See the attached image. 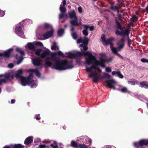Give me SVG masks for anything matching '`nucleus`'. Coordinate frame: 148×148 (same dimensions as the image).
<instances>
[{"label":"nucleus","instance_id":"f257e3e1","mask_svg":"<svg viewBox=\"0 0 148 148\" xmlns=\"http://www.w3.org/2000/svg\"><path fill=\"white\" fill-rule=\"evenodd\" d=\"M69 57L71 58H76L78 56H88V57L86 58L85 63L88 65L92 64V66H94L95 67H99L100 65L103 68L105 67V65L103 63V58H101L99 59V60H97L96 57L93 56L92 54L88 51L86 52H83L82 53L80 52H77L75 53L70 52L68 53Z\"/></svg>","mask_w":148,"mask_h":148},{"label":"nucleus","instance_id":"f03ea898","mask_svg":"<svg viewBox=\"0 0 148 148\" xmlns=\"http://www.w3.org/2000/svg\"><path fill=\"white\" fill-rule=\"evenodd\" d=\"M56 52H53L51 54V57L52 60L55 61V63L51 66L52 68L62 71L73 68V66L69 65L68 61L67 60H62L58 59L56 56Z\"/></svg>","mask_w":148,"mask_h":148},{"label":"nucleus","instance_id":"7ed1b4c3","mask_svg":"<svg viewBox=\"0 0 148 148\" xmlns=\"http://www.w3.org/2000/svg\"><path fill=\"white\" fill-rule=\"evenodd\" d=\"M89 40V39L86 36H84L83 39L81 37L77 40V43H82L79 45L82 52H81L82 53H83V52H84V51H86L88 49V48L87 46Z\"/></svg>","mask_w":148,"mask_h":148},{"label":"nucleus","instance_id":"20e7f679","mask_svg":"<svg viewBox=\"0 0 148 148\" xmlns=\"http://www.w3.org/2000/svg\"><path fill=\"white\" fill-rule=\"evenodd\" d=\"M69 15L71 19H74V20H71L70 21L71 25L74 26H79V24L78 23L77 18L75 11L73 10L71 12H69Z\"/></svg>","mask_w":148,"mask_h":148},{"label":"nucleus","instance_id":"39448f33","mask_svg":"<svg viewBox=\"0 0 148 148\" xmlns=\"http://www.w3.org/2000/svg\"><path fill=\"white\" fill-rule=\"evenodd\" d=\"M20 80L21 83L23 86H26L27 85H29L34 82L33 79L29 77H26L23 76L21 77Z\"/></svg>","mask_w":148,"mask_h":148},{"label":"nucleus","instance_id":"423d86ee","mask_svg":"<svg viewBox=\"0 0 148 148\" xmlns=\"http://www.w3.org/2000/svg\"><path fill=\"white\" fill-rule=\"evenodd\" d=\"M0 76L1 77H4V78L2 79L4 80V81H3V83H8L14 78L13 74L8 73H5L4 74H1Z\"/></svg>","mask_w":148,"mask_h":148},{"label":"nucleus","instance_id":"0eeeda50","mask_svg":"<svg viewBox=\"0 0 148 148\" xmlns=\"http://www.w3.org/2000/svg\"><path fill=\"white\" fill-rule=\"evenodd\" d=\"M148 145V139H143L140 140L138 142H135L134 143V146L136 148H139V147H143L144 146H147Z\"/></svg>","mask_w":148,"mask_h":148},{"label":"nucleus","instance_id":"6e6552de","mask_svg":"<svg viewBox=\"0 0 148 148\" xmlns=\"http://www.w3.org/2000/svg\"><path fill=\"white\" fill-rule=\"evenodd\" d=\"M120 31L119 30H116L115 31V34L116 35H118L120 36H123L125 37V36H127V37H129V33L130 32L127 29H126L123 30H120Z\"/></svg>","mask_w":148,"mask_h":148},{"label":"nucleus","instance_id":"1a4fd4ad","mask_svg":"<svg viewBox=\"0 0 148 148\" xmlns=\"http://www.w3.org/2000/svg\"><path fill=\"white\" fill-rule=\"evenodd\" d=\"M125 37H122L120 40L117 41L116 44L118 46L117 48L118 49L121 50L124 48L125 45Z\"/></svg>","mask_w":148,"mask_h":148},{"label":"nucleus","instance_id":"9d476101","mask_svg":"<svg viewBox=\"0 0 148 148\" xmlns=\"http://www.w3.org/2000/svg\"><path fill=\"white\" fill-rule=\"evenodd\" d=\"M19 25L18 27H17L15 28L16 33L19 36L23 38L24 35L23 32L22 31V24L21 22L19 23Z\"/></svg>","mask_w":148,"mask_h":148},{"label":"nucleus","instance_id":"9b49d317","mask_svg":"<svg viewBox=\"0 0 148 148\" xmlns=\"http://www.w3.org/2000/svg\"><path fill=\"white\" fill-rule=\"evenodd\" d=\"M13 51V49L11 48L9 49L8 50L4 51L3 53H0V57L3 56L5 58H9L12 52Z\"/></svg>","mask_w":148,"mask_h":148},{"label":"nucleus","instance_id":"f8f14e48","mask_svg":"<svg viewBox=\"0 0 148 148\" xmlns=\"http://www.w3.org/2000/svg\"><path fill=\"white\" fill-rule=\"evenodd\" d=\"M89 76L91 78H93V81L95 82H97V80L99 79V77L96 73L92 72L89 75Z\"/></svg>","mask_w":148,"mask_h":148},{"label":"nucleus","instance_id":"ddd939ff","mask_svg":"<svg viewBox=\"0 0 148 148\" xmlns=\"http://www.w3.org/2000/svg\"><path fill=\"white\" fill-rule=\"evenodd\" d=\"M115 25L113 26L115 28L117 29V30H123V27L120 22L117 19V18L115 19Z\"/></svg>","mask_w":148,"mask_h":148},{"label":"nucleus","instance_id":"4468645a","mask_svg":"<svg viewBox=\"0 0 148 148\" xmlns=\"http://www.w3.org/2000/svg\"><path fill=\"white\" fill-rule=\"evenodd\" d=\"M50 50L49 49H47L41 53L40 57L42 59H44L45 58H46L47 56H50Z\"/></svg>","mask_w":148,"mask_h":148},{"label":"nucleus","instance_id":"2eb2a0df","mask_svg":"<svg viewBox=\"0 0 148 148\" xmlns=\"http://www.w3.org/2000/svg\"><path fill=\"white\" fill-rule=\"evenodd\" d=\"M54 32V30L52 29L51 31L46 32L43 34V36L45 39H47L51 37L53 35Z\"/></svg>","mask_w":148,"mask_h":148},{"label":"nucleus","instance_id":"dca6fc26","mask_svg":"<svg viewBox=\"0 0 148 148\" xmlns=\"http://www.w3.org/2000/svg\"><path fill=\"white\" fill-rule=\"evenodd\" d=\"M106 83L107 84V86L111 88H112L114 89L115 88V86H114V84L115 83V81L113 79L109 80L106 81Z\"/></svg>","mask_w":148,"mask_h":148},{"label":"nucleus","instance_id":"f3484780","mask_svg":"<svg viewBox=\"0 0 148 148\" xmlns=\"http://www.w3.org/2000/svg\"><path fill=\"white\" fill-rule=\"evenodd\" d=\"M115 38L113 37H110L108 39H107L105 42V44H103L104 45H110V47H112L113 45L112 43V42L114 40Z\"/></svg>","mask_w":148,"mask_h":148},{"label":"nucleus","instance_id":"a211bd4d","mask_svg":"<svg viewBox=\"0 0 148 148\" xmlns=\"http://www.w3.org/2000/svg\"><path fill=\"white\" fill-rule=\"evenodd\" d=\"M50 60H52L51 57L47 56L45 60V65L51 67L52 63L51 61H49Z\"/></svg>","mask_w":148,"mask_h":148},{"label":"nucleus","instance_id":"6ab92c4d","mask_svg":"<svg viewBox=\"0 0 148 148\" xmlns=\"http://www.w3.org/2000/svg\"><path fill=\"white\" fill-rule=\"evenodd\" d=\"M33 141V137L29 136L26 138L24 141V143L26 145H29L32 143Z\"/></svg>","mask_w":148,"mask_h":148},{"label":"nucleus","instance_id":"aec40b11","mask_svg":"<svg viewBox=\"0 0 148 148\" xmlns=\"http://www.w3.org/2000/svg\"><path fill=\"white\" fill-rule=\"evenodd\" d=\"M33 64L36 66H38L41 65L40 60L39 59H34L32 60Z\"/></svg>","mask_w":148,"mask_h":148},{"label":"nucleus","instance_id":"412c9836","mask_svg":"<svg viewBox=\"0 0 148 148\" xmlns=\"http://www.w3.org/2000/svg\"><path fill=\"white\" fill-rule=\"evenodd\" d=\"M23 73V70L22 69H20L18 70L15 74V77L16 78H20L21 79V77H23L21 75Z\"/></svg>","mask_w":148,"mask_h":148},{"label":"nucleus","instance_id":"4be33fe9","mask_svg":"<svg viewBox=\"0 0 148 148\" xmlns=\"http://www.w3.org/2000/svg\"><path fill=\"white\" fill-rule=\"evenodd\" d=\"M23 56H18V54H16L15 56V58L17 60V64H19L22 62L23 59Z\"/></svg>","mask_w":148,"mask_h":148},{"label":"nucleus","instance_id":"5701e85b","mask_svg":"<svg viewBox=\"0 0 148 148\" xmlns=\"http://www.w3.org/2000/svg\"><path fill=\"white\" fill-rule=\"evenodd\" d=\"M70 146L75 148L79 147V145L74 140H72L71 141Z\"/></svg>","mask_w":148,"mask_h":148},{"label":"nucleus","instance_id":"b1692460","mask_svg":"<svg viewBox=\"0 0 148 148\" xmlns=\"http://www.w3.org/2000/svg\"><path fill=\"white\" fill-rule=\"evenodd\" d=\"M27 47L28 49L32 50H34L35 49V46L32 42H29L27 43Z\"/></svg>","mask_w":148,"mask_h":148},{"label":"nucleus","instance_id":"393cba45","mask_svg":"<svg viewBox=\"0 0 148 148\" xmlns=\"http://www.w3.org/2000/svg\"><path fill=\"white\" fill-rule=\"evenodd\" d=\"M16 50L17 52L19 53L21 56H23L25 55L24 52L22 51L21 48L18 47L16 48Z\"/></svg>","mask_w":148,"mask_h":148},{"label":"nucleus","instance_id":"a878e982","mask_svg":"<svg viewBox=\"0 0 148 148\" xmlns=\"http://www.w3.org/2000/svg\"><path fill=\"white\" fill-rule=\"evenodd\" d=\"M110 9L114 11H116L117 10L118 13H119V10L118 9V8L116 6H114L112 5L110 6Z\"/></svg>","mask_w":148,"mask_h":148},{"label":"nucleus","instance_id":"bb28decb","mask_svg":"<svg viewBox=\"0 0 148 148\" xmlns=\"http://www.w3.org/2000/svg\"><path fill=\"white\" fill-rule=\"evenodd\" d=\"M43 28L45 29H48L52 28V27L50 24L45 23L44 24Z\"/></svg>","mask_w":148,"mask_h":148},{"label":"nucleus","instance_id":"cd10ccee","mask_svg":"<svg viewBox=\"0 0 148 148\" xmlns=\"http://www.w3.org/2000/svg\"><path fill=\"white\" fill-rule=\"evenodd\" d=\"M140 86L141 87H144L145 88H148V85L146 84L144 82H140Z\"/></svg>","mask_w":148,"mask_h":148},{"label":"nucleus","instance_id":"c85d7f7f","mask_svg":"<svg viewBox=\"0 0 148 148\" xmlns=\"http://www.w3.org/2000/svg\"><path fill=\"white\" fill-rule=\"evenodd\" d=\"M43 50L42 49H39L37 50L35 52L36 55L40 56L41 57V53L42 51Z\"/></svg>","mask_w":148,"mask_h":148},{"label":"nucleus","instance_id":"c756f323","mask_svg":"<svg viewBox=\"0 0 148 148\" xmlns=\"http://www.w3.org/2000/svg\"><path fill=\"white\" fill-rule=\"evenodd\" d=\"M60 9L61 13H65L66 11V8L62 6V5H60Z\"/></svg>","mask_w":148,"mask_h":148},{"label":"nucleus","instance_id":"7c9ffc66","mask_svg":"<svg viewBox=\"0 0 148 148\" xmlns=\"http://www.w3.org/2000/svg\"><path fill=\"white\" fill-rule=\"evenodd\" d=\"M110 48L114 53L116 55L118 53L117 49L116 48L113 47V46H112V47H110Z\"/></svg>","mask_w":148,"mask_h":148},{"label":"nucleus","instance_id":"2f4dec72","mask_svg":"<svg viewBox=\"0 0 148 148\" xmlns=\"http://www.w3.org/2000/svg\"><path fill=\"white\" fill-rule=\"evenodd\" d=\"M64 30L63 29H59L58 32V35L59 36H62V34L64 33Z\"/></svg>","mask_w":148,"mask_h":148},{"label":"nucleus","instance_id":"473e14b6","mask_svg":"<svg viewBox=\"0 0 148 148\" xmlns=\"http://www.w3.org/2000/svg\"><path fill=\"white\" fill-rule=\"evenodd\" d=\"M71 36L75 40L78 37L77 35L75 32H73L71 34Z\"/></svg>","mask_w":148,"mask_h":148},{"label":"nucleus","instance_id":"72a5a7b5","mask_svg":"<svg viewBox=\"0 0 148 148\" xmlns=\"http://www.w3.org/2000/svg\"><path fill=\"white\" fill-rule=\"evenodd\" d=\"M24 147V146L21 145V144H18L14 145L13 148H22Z\"/></svg>","mask_w":148,"mask_h":148},{"label":"nucleus","instance_id":"f704fd0d","mask_svg":"<svg viewBox=\"0 0 148 148\" xmlns=\"http://www.w3.org/2000/svg\"><path fill=\"white\" fill-rule=\"evenodd\" d=\"M116 74L117 76L121 78H123V75L121 73L120 71H117L116 72Z\"/></svg>","mask_w":148,"mask_h":148},{"label":"nucleus","instance_id":"c9c22d12","mask_svg":"<svg viewBox=\"0 0 148 148\" xmlns=\"http://www.w3.org/2000/svg\"><path fill=\"white\" fill-rule=\"evenodd\" d=\"M57 48V45L56 42H54L52 44V46L51 47V49L52 50H56V49Z\"/></svg>","mask_w":148,"mask_h":148},{"label":"nucleus","instance_id":"e433bc0d","mask_svg":"<svg viewBox=\"0 0 148 148\" xmlns=\"http://www.w3.org/2000/svg\"><path fill=\"white\" fill-rule=\"evenodd\" d=\"M138 18L135 15H134L133 16L132 18H131V19L133 22H134L135 21H137Z\"/></svg>","mask_w":148,"mask_h":148},{"label":"nucleus","instance_id":"4c0bfd02","mask_svg":"<svg viewBox=\"0 0 148 148\" xmlns=\"http://www.w3.org/2000/svg\"><path fill=\"white\" fill-rule=\"evenodd\" d=\"M103 76L104 78L110 79L111 77L110 75L106 73H103Z\"/></svg>","mask_w":148,"mask_h":148},{"label":"nucleus","instance_id":"58836bf2","mask_svg":"<svg viewBox=\"0 0 148 148\" xmlns=\"http://www.w3.org/2000/svg\"><path fill=\"white\" fill-rule=\"evenodd\" d=\"M79 147L80 148H88L87 145L84 144H80L79 145Z\"/></svg>","mask_w":148,"mask_h":148},{"label":"nucleus","instance_id":"ea45409f","mask_svg":"<svg viewBox=\"0 0 148 148\" xmlns=\"http://www.w3.org/2000/svg\"><path fill=\"white\" fill-rule=\"evenodd\" d=\"M92 68H94V69L95 70H97L98 72L99 73H101V70L99 67H95L93 66H92Z\"/></svg>","mask_w":148,"mask_h":148},{"label":"nucleus","instance_id":"a19ab883","mask_svg":"<svg viewBox=\"0 0 148 148\" xmlns=\"http://www.w3.org/2000/svg\"><path fill=\"white\" fill-rule=\"evenodd\" d=\"M92 65L90 66V67H86V71L87 72H90L91 73L92 72V69H94V68H92Z\"/></svg>","mask_w":148,"mask_h":148},{"label":"nucleus","instance_id":"79ce46f5","mask_svg":"<svg viewBox=\"0 0 148 148\" xmlns=\"http://www.w3.org/2000/svg\"><path fill=\"white\" fill-rule=\"evenodd\" d=\"M34 72L35 73V75L36 76L38 77H40V73L37 69H35Z\"/></svg>","mask_w":148,"mask_h":148},{"label":"nucleus","instance_id":"37998d69","mask_svg":"<svg viewBox=\"0 0 148 148\" xmlns=\"http://www.w3.org/2000/svg\"><path fill=\"white\" fill-rule=\"evenodd\" d=\"M112 58H110L108 59H105L103 58V63L104 64H105V63L106 62H108L111 61L112 60Z\"/></svg>","mask_w":148,"mask_h":148},{"label":"nucleus","instance_id":"c03bdc74","mask_svg":"<svg viewBox=\"0 0 148 148\" xmlns=\"http://www.w3.org/2000/svg\"><path fill=\"white\" fill-rule=\"evenodd\" d=\"M64 13H61L59 14V18L60 19H61L64 18V16L65 15V16H66L67 15L66 14H64Z\"/></svg>","mask_w":148,"mask_h":148},{"label":"nucleus","instance_id":"a18cd8bd","mask_svg":"<svg viewBox=\"0 0 148 148\" xmlns=\"http://www.w3.org/2000/svg\"><path fill=\"white\" fill-rule=\"evenodd\" d=\"M121 91L123 92L126 93L128 92V90L126 88L124 87L121 89Z\"/></svg>","mask_w":148,"mask_h":148},{"label":"nucleus","instance_id":"49530a36","mask_svg":"<svg viewBox=\"0 0 148 148\" xmlns=\"http://www.w3.org/2000/svg\"><path fill=\"white\" fill-rule=\"evenodd\" d=\"M83 34L85 36H87L88 35V33L87 30L84 29L82 31Z\"/></svg>","mask_w":148,"mask_h":148},{"label":"nucleus","instance_id":"de8ad7c7","mask_svg":"<svg viewBox=\"0 0 148 148\" xmlns=\"http://www.w3.org/2000/svg\"><path fill=\"white\" fill-rule=\"evenodd\" d=\"M141 61L143 63H148V59L145 58H143L141 60Z\"/></svg>","mask_w":148,"mask_h":148},{"label":"nucleus","instance_id":"09e8293b","mask_svg":"<svg viewBox=\"0 0 148 148\" xmlns=\"http://www.w3.org/2000/svg\"><path fill=\"white\" fill-rule=\"evenodd\" d=\"M35 45L36 46H41V47H42L43 46V44H42V43L41 42H37L36 43Z\"/></svg>","mask_w":148,"mask_h":148},{"label":"nucleus","instance_id":"8fccbe9b","mask_svg":"<svg viewBox=\"0 0 148 148\" xmlns=\"http://www.w3.org/2000/svg\"><path fill=\"white\" fill-rule=\"evenodd\" d=\"M57 54L58 55L62 57H64V54L61 51H59L57 53Z\"/></svg>","mask_w":148,"mask_h":148},{"label":"nucleus","instance_id":"3c124183","mask_svg":"<svg viewBox=\"0 0 148 148\" xmlns=\"http://www.w3.org/2000/svg\"><path fill=\"white\" fill-rule=\"evenodd\" d=\"M112 71L111 69L109 67H106V71L107 72H110Z\"/></svg>","mask_w":148,"mask_h":148},{"label":"nucleus","instance_id":"603ef678","mask_svg":"<svg viewBox=\"0 0 148 148\" xmlns=\"http://www.w3.org/2000/svg\"><path fill=\"white\" fill-rule=\"evenodd\" d=\"M78 12L80 13H81L82 12V8L81 7H79L78 8Z\"/></svg>","mask_w":148,"mask_h":148},{"label":"nucleus","instance_id":"864d4df0","mask_svg":"<svg viewBox=\"0 0 148 148\" xmlns=\"http://www.w3.org/2000/svg\"><path fill=\"white\" fill-rule=\"evenodd\" d=\"M103 42H105L106 40L105 37V36L104 35L103 36H102L101 38Z\"/></svg>","mask_w":148,"mask_h":148},{"label":"nucleus","instance_id":"5fc2aeb1","mask_svg":"<svg viewBox=\"0 0 148 148\" xmlns=\"http://www.w3.org/2000/svg\"><path fill=\"white\" fill-rule=\"evenodd\" d=\"M128 83L131 84L132 85H134L135 84V82L134 81H128Z\"/></svg>","mask_w":148,"mask_h":148},{"label":"nucleus","instance_id":"6e6d98bb","mask_svg":"<svg viewBox=\"0 0 148 148\" xmlns=\"http://www.w3.org/2000/svg\"><path fill=\"white\" fill-rule=\"evenodd\" d=\"M37 85V84L36 83H33L31 85V88H33L34 87H36Z\"/></svg>","mask_w":148,"mask_h":148},{"label":"nucleus","instance_id":"4d7b16f0","mask_svg":"<svg viewBox=\"0 0 148 148\" xmlns=\"http://www.w3.org/2000/svg\"><path fill=\"white\" fill-rule=\"evenodd\" d=\"M46 147V145L45 144L40 145H39V147L40 148H44Z\"/></svg>","mask_w":148,"mask_h":148},{"label":"nucleus","instance_id":"13d9d810","mask_svg":"<svg viewBox=\"0 0 148 148\" xmlns=\"http://www.w3.org/2000/svg\"><path fill=\"white\" fill-rule=\"evenodd\" d=\"M116 55H117L121 59H123V57L119 53H118Z\"/></svg>","mask_w":148,"mask_h":148},{"label":"nucleus","instance_id":"bf43d9fd","mask_svg":"<svg viewBox=\"0 0 148 148\" xmlns=\"http://www.w3.org/2000/svg\"><path fill=\"white\" fill-rule=\"evenodd\" d=\"M117 16H118L119 17V18H118V19L119 20H121L122 19H121V18H122V17H121V14H119L118 13V14H117Z\"/></svg>","mask_w":148,"mask_h":148},{"label":"nucleus","instance_id":"052dcab7","mask_svg":"<svg viewBox=\"0 0 148 148\" xmlns=\"http://www.w3.org/2000/svg\"><path fill=\"white\" fill-rule=\"evenodd\" d=\"M84 27L85 29H86L87 30L89 27V26L88 25H85L84 26Z\"/></svg>","mask_w":148,"mask_h":148},{"label":"nucleus","instance_id":"680f3d73","mask_svg":"<svg viewBox=\"0 0 148 148\" xmlns=\"http://www.w3.org/2000/svg\"><path fill=\"white\" fill-rule=\"evenodd\" d=\"M72 26H71V32H73L74 29H75V28L74 27V26L71 25Z\"/></svg>","mask_w":148,"mask_h":148},{"label":"nucleus","instance_id":"e2e57ef3","mask_svg":"<svg viewBox=\"0 0 148 148\" xmlns=\"http://www.w3.org/2000/svg\"><path fill=\"white\" fill-rule=\"evenodd\" d=\"M8 66L10 68H12L14 66V65L13 64H9L8 65Z\"/></svg>","mask_w":148,"mask_h":148},{"label":"nucleus","instance_id":"0e129e2a","mask_svg":"<svg viewBox=\"0 0 148 148\" xmlns=\"http://www.w3.org/2000/svg\"><path fill=\"white\" fill-rule=\"evenodd\" d=\"M89 28L90 30L91 31H92L94 29V26H91L90 27L89 26Z\"/></svg>","mask_w":148,"mask_h":148},{"label":"nucleus","instance_id":"69168bd1","mask_svg":"<svg viewBox=\"0 0 148 148\" xmlns=\"http://www.w3.org/2000/svg\"><path fill=\"white\" fill-rule=\"evenodd\" d=\"M5 14V13L4 11H2V12H1V14H0V15L1 16H3Z\"/></svg>","mask_w":148,"mask_h":148},{"label":"nucleus","instance_id":"338daca9","mask_svg":"<svg viewBox=\"0 0 148 148\" xmlns=\"http://www.w3.org/2000/svg\"><path fill=\"white\" fill-rule=\"evenodd\" d=\"M62 3H63V6L64 7L65 6V5H66V0H64L62 2Z\"/></svg>","mask_w":148,"mask_h":148},{"label":"nucleus","instance_id":"774afa93","mask_svg":"<svg viewBox=\"0 0 148 148\" xmlns=\"http://www.w3.org/2000/svg\"><path fill=\"white\" fill-rule=\"evenodd\" d=\"M131 40L129 38V37H128V45L129 46L130 45V41Z\"/></svg>","mask_w":148,"mask_h":148}]
</instances>
